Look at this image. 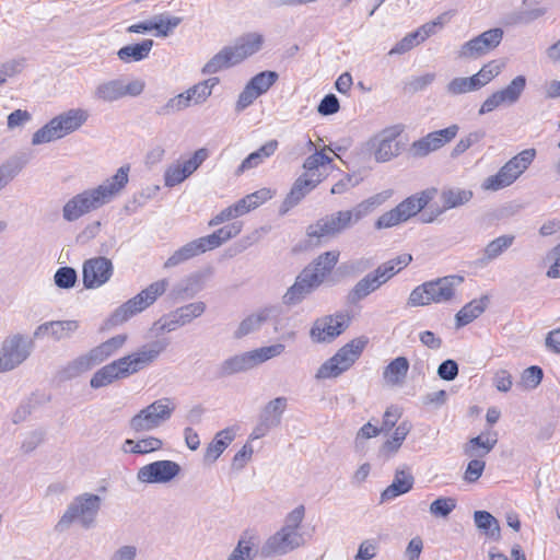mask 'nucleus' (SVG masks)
Wrapping results in <instances>:
<instances>
[{
  "label": "nucleus",
  "mask_w": 560,
  "mask_h": 560,
  "mask_svg": "<svg viewBox=\"0 0 560 560\" xmlns=\"http://www.w3.org/2000/svg\"><path fill=\"white\" fill-rule=\"evenodd\" d=\"M88 109L77 107L65 110L51 118L32 137V144L39 145L61 139L79 130L89 119Z\"/></svg>",
  "instance_id": "f257e3e1"
},
{
  "label": "nucleus",
  "mask_w": 560,
  "mask_h": 560,
  "mask_svg": "<svg viewBox=\"0 0 560 560\" xmlns=\"http://www.w3.org/2000/svg\"><path fill=\"white\" fill-rule=\"evenodd\" d=\"M129 165L120 166L116 173L96 187L77 194L79 202L86 213L93 212L112 202L124 190L129 180Z\"/></svg>",
  "instance_id": "f03ea898"
},
{
  "label": "nucleus",
  "mask_w": 560,
  "mask_h": 560,
  "mask_svg": "<svg viewBox=\"0 0 560 560\" xmlns=\"http://www.w3.org/2000/svg\"><path fill=\"white\" fill-rule=\"evenodd\" d=\"M127 335H116L68 362L60 370V377L71 380L92 370L117 352L127 341Z\"/></svg>",
  "instance_id": "7ed1b4c3"
},
{
  "label": "nucleus",
  "mask_w": 560,
  "mask_h": 560,
  "mask_svg": "<svg viewBox=\"0 0 560 560\" xmlns=\"http://www.w3.org/2000/svg\"><path fill=\"white\" fill-rule=\"evenodd\" d=\"M438 189L432 187L407 197L395 208L380 215L374 223L375 229H390L400 223L407 222L409 219L421 212L430 201L434 199Z\"/></svg>",
  "instance_id": "20e7f679"
},
{
  "label": "nucleus",
  "mask_w": 560,
  "mask_h": 560,
  "mask_svg": "<svg viewBox=\"0 0 560 560\" xmlns=\"http://www.w3.org/2000/svg\"><path fill=\"white\" fill-rule=\"evenodd\" d=\"M462 276H446L427 281L416 287L408 298V305L424 306L431 303H446L455 295V289L462 284Z\"/></svg>",
  "instance_id": "39448f33"
},
{
  "label": "nucleus",
  "mask_w": 560,
  "mask_h": 560,
  "mask_svg": "<svg viewBox=\"0 0 560 560\" xmlns=\"http://www.w3.org/2000/svg\"><path fill=\"white\" fill-rule=\"evenodd\" d=\"M102 499L97 494L83 493L75 497L56 524V530L63 532L78 522L83 528H91L101 509Z\"/></svg>",
  "instance_id": "423d86ee"
},
{
  "label": "nucleus",
  "mask_w": 560,
  "mask_h": 560,
  "mask_svg": "<svg viewBox=\"0 0 560 560\" xmlns=\"http://www.w3.org/2000/svg\"><path fill=\"white\" fill-rule=\"evenodd\" d=\"M175 409L176 404L172 398L156 399L132 416L128 421V427L135 433L153 431L167 422Z\"/></svg>",
  "instance_id": "0eeeda50"
},
{
  "label": "nucleus",
  "mask_w": 560,
  "mask_h": 560,
  "mask_svg": "<svg viewBox=\"0 0 560 560\" xmlns=\"http://www.w3.org/2000/svg\"><path fill=\"white\" fill-rule=\"evenodd\" d=\"M368 342L369 339L366 337L352 339L318 368L315 377L318 380L338 377L348 371L361 357Z\"/></svg>",
  "instance_id": "6e6552de"
},
{
  "label": "nucleus",
  "mask_w": 560,
  "mask_h": 560,
  "mask_svg": "<svg viewBox=\"0 0 560 560\" xmlns=\"http://www.w3.org/2000/svg\"><path fill=\"white\" fill-rule=\"evenodd\" d=\"M262 47V37H253L234 46H226L215 54L202 68V73L213 74L242 62Z\"/></svg>",
  "instance_id": "1a4fd4ad"
},
{
  "label": "nucleus",
  "mask_w": 560,
  "mask_h": 560,
  "mask_svg": "<svg viewBox=\"0 0 560 560\" xmlns=\"http://www.w3.org/2000/svg\"><path fill=\"white\" fill-rule=\"evenodd\" d=\"M167 287L168 281L166 279H162L151 283L136 296L128 300L126 303L116 308L109 318L110 324L114 326L120 325L127 322L136 314L144 311L166 291Z\"/></svg>",
  "instance_id": "9d476101"
},
{
  "label": "nucleus",
  "mask_w": 560,
  "mask_h": 560,
  "mask_svg": "<svg viewBox=\"0 0 560 560\" xmlns=\"http://www.w3.org/2000/svg\"><path fill=\"white\" fill-rule=\"evenodd\" d=\"M497 443V434L488 433L471 438L464 445V454L471 458L467 464L466 470L464 472L465 481L472 483L482 476L486 467V463L482 460V457L488 455Z\"/></svg>",
  "instance_id": "9b49d317"
},
{
  "label": "nucleus",
  "mask_w": 560,
  "mask_h": 560,
  "mask_svg": "<svg viewBox=\"0 0 560 560\" xmlns=\"http://www.w3.org/2000/svg\"><path fill=\"white\" fill-rule=\"evenodd\" d=\"M34 349V341L26 335L7 336L0 347V372H9L24 363Z\"/></svg>",
  "instance_id": "f8f14e48"
},
{
  "label": "nucleus",
  "mask_w": 560,
  "mask_h": 560,
  "mask_svg": "<svg viewBox=\"0 0 560 560\" xmlns=\"http://www.w3.org/2000/svg\"><path fill=\"white\" fill-rule=\"evenodd\" d=\"M402 131V125L389 126L377 132L368 141V149L371 151L376 162L385 163L392 161L401 153L404 144L398 138Z\"/></svg>",
  "instance_id": "ddd939ff"
},
{
  "label": "nucleus",
  "mask_w": 560,
  "mask_h": 560,
  "mask_svg": "<svg viewBox=\"0 0 560 560\" xmlns=\"http://www.w3.org/2000/svg\"><path fill=\"white\" fill-rule=\"evenodd\" d=\"M145 88L141 79H114L100 83L94 91V98L97 101L112 103L125 96H139Z\"/></svg>",
  "instance_id": "4468645a"
},
{
  "label": "nucleus",
  "mask_w": 560,
  "mask_h": 560,
  "mask_svg": "<svg viewBox=\"0 0 560 560\" xmlns=\"http://www.w3.org/2000/svg\"><path fill=\"white\" fill-rule=\"evenodd\" d=\"M303 545L304 537L302 533L281 527L266 539L258 552L261 558L269 559L288 555Z\"/></svg>",
  "instance_id": "2eb2a0df"
},
{
  "label": "nucleus",
  "mask_w": 560,
  "mask_h": 560,
  "mask_svg": "<svg viewBox=\"0 0 560 560\" xmlns=\"http://www.w3.org/2000/svg\"><path fill=\"white\" fill-rule=\"evenodd\" d=\"M168 345L170 341L166 338L156 339L141 346L137 351L122 357L121 359L129 375L131 376L151 365L167 349Z\"/></svg>",
  "instance_id": "dca6fc26"
},
{
  "label": "nucleus",
  "mask_w": 560,
  "mask_h": 560,
  "mask_svg": "<svg viewBox=\"0 0 560 560\" xmlns=\"http://www.w3.org/2000/svg\"><path fill=\"white\" fill-rule=\"evenodd\" d=\"M279 74L276 71H261L254 75L240 93L235 109L243 112L250 106L256 98L267 93L269 89L277 82Z\"/></svg>",
  "instance_id": "f3484780"
},
{
  "label": "nucleus",
  "mask_w": 560,
  "mask_h": 560,
  "mask_svg": "<svg viewBox=\"0 0 560 560\" xmlns=\"http://www.w3.org/2000/svg\"><path fill=\"white\" fill-rule=\"evenodd\" d=\"M350 324V316L336 313L318 318L314 322L310 336L314 342H330L341 335Z\"/></svg>",
  "instance_id": "a211bd4d"
},
{
  "label": "nucleus",
  "mask_w": 560,
  "mask_h": 560,
  "mask_svg": "<svg viewBox=\"0 0 560 560\" xmlns=\"http://www.w3.org/2000/svg\"><path fill=\"white\" fill-rule=\"evenodd\" d=\"M114 272L110 259L98 256L84 261L82 281L86 289H97L109 281Z\"/></svg>",
  "instance_id": "6ab92c4d"
},
{
  "label": "nucleus",
  "mask_w": 560,
  "mask_h": 560,
  "mask_svg": "<svg viewBox=\"0 0 560 560\" xmlns=\"http://www.w3.org/2000/svg\"><path fill=\"white\" fill-rule=\"evenodd\" d=\"M459 127L451 125L447 128L436 130L415 141L410 147L413 158H424L451 142L457 135Z\"/></svg>",
  "instance_id": "aec40b11"
},
{
  "label": "nucleus",
  "mask_w": 560,
  "mask_h": 560,
  "mask_svg": "<svg viewBox=\"0 0 560 560\" xmlns=\"http://www.w3.org/2000/svg\"><path fill=\"white\" fill-rule=\"evenodd\" d=\"M525 86L526 78L524 75L515 77L506 88L494 92L482 103L479 114L490 113L501 105L515 104L520 100Z\"/></svg>",
  "instance_id": "412c9836"
},
{
  "label": "nucleus",
  "mask_w": 560,
  "mask_h": 560,
  "mask_svg": "<svg viewBox=\"0 0 560 560\" xmlns=\"http://www.w3.org/2000/svg\"><path fill=\"white\" fill-rule=\"evenodd\" d=\"M179 472V464L164 459L142 466L137 472V478L140 482L144 483H167L177 477Z\"/></svg>",
  "instance_id": "4be33fe9"
},
{
  "label": "nucleus",
  "mask_w": 560,
  "mask_h": 560,
  "mask_svg": "<svg viewBox=\"0 0 560 560\" xmlns=\"http://www.w3.org/2000/svg\"><path fill=\"white\" fill-rule=\"evenodd\" d=\"M350 214L346 210L337 211L330 215L319 219L315 224L310 225L307 234L311 237L336 236L350 229Z\"/></svg>",
  "instance_id": "5701e85b"
},
{
  "label": "nucleus",
  "mask_w": 560,
  "mask_h": 560,
  "mask_svg": "<svg viewBox=\"0 0 560 560\" xmlns=\"http://www.w3.org/2000/svg\"><path fill=\"white\" fill-rule=\"evenodd\" d=\"M80 322L77 319L50 320L40 324L34 331V338L48 336L58 342L72 338L80 329Z\"/></svg>",
  "instance_id": "b1692460"
},
{
  "label": "nucleus",
  "mask_w": 560,
  "mask_h": 560,
  "mask_svg": "<svg viewBox=\"0 0 560 560\" xmlns=\"http://www.w3.org/2000/svg\"><path fill=\"white\" fill-rule=\"evenodd\" d=\"M281 315L279 305H268L245 317L234 332L235 338H243L257 331L266 322L277 319Z\"/></svg>",
  "instance_id": "393cba45"
},
{
  "label": "nucleus",
  "mask_w": 560,
  "mask_h": 560,
  "mask_svg": "<svg viewBox=\"0 0 560 560\" xmlns=\"http://www.w3.org/2000/svg\"><path fill=\"white\" fill-rule=\"evenodd\" d=\"M474 194L470 189L459 188V187H447L441 191V201L443 207L441 209H436L434 215L427 217V213L422 214V222L431 223L438 215L442 214L444 211L462 207L468 203Z\"/></svg>",
  "instance_id": "a878e982"
},
{
  "label": "nucleus",
  "mask_w": 560,
  "mask_h": 560,
  "mask_svg": "<svg viewBox=\"0 0 560 560\" xmlns=\"http://www.w3.org/2000/svg\"><path fill=\"white\" fill-rule=\"evenodd\" d=\"M319 287L304 270L295 278L294 283L282 296V303L287 306L300 304L307 295Z\"/></svg>",
  "instance_id": "bb28decb"
},
{
  "label": "nucleus",
  "mask_w": 560,
  "mask_h": 560,
  "mask_svg": "<svg viewBox=\"0 0 560 560\" xmlns=\"http://www.w3.org/2000/svg\"><path fill=\"white\" fill-rule=\"evenodd\" d=\"M322 176L310 177L308 174L300 175L293 183L290 192L285 197L281 212L284 213L289 209L296 206L307 194H310L319 183H322Z\"/></svg>",
  "instance_id": "cd10ccee"
},
{
  "label": "nucleus",
  "mask_w": 560,
  "mask_h": 560,
  "mask_svg": "<svg viewBox=\"0 0 560 560\" xmlns=\"http://www.w3.org/2000/svg\"><path fill=\"white\" fill-rule=\"evenodd\" d=\"M129 376L125 362L119 358L97 370L91 377L90 385L92 388H101Z\"/></svg>",
  "instance_id": "c85d7f7f"
},
{
  "label": "nucleus",
  "mask_w": 560,
  "mask_h": 560,
  "mask_svg": "<svg viewBox=\"0 0 560 560\" xmlns=\"http://www.w3.org/2000/svg\"><path fill=\"white\" fill-rule=\"evenodd\" d=\"M339 255L337 250L325 252L303 270L320 285L338 262Z\"/></svg>",
  "instance_id": "c756f323"
},
{
  "label": "nucleus",
  "mask_w": 560,
  "mask_h": 560,
  "mask_svg": "<svg viewBox=\"0 0 560 560\" xmlns=\"http://www.w3.org/2000/svg\"><path fill=\"white\" fill-rule=\"evenodd\" d=\"M393 194L394 191L392 189L383 190L359 202L352 209L346 210L347 214H350L351 225L358 223L375 209L384 205Z\"/></svg>",
  "instance_id": "7c9ffc66"
},
{
  "label": "nucleus",
  "mask_w": 560,
  "mask_h": 560,
  "mask_svg": "<svg viewBox=\"0 0 560 560\" xmlns=\"http://www.w3.org/2000/svg\"><path fill=\"white\" fill-rule=\"evenodd\" d=\"M415 483L413 476L409 472V470L404 468H398L395 472L393 482L382 491L381 493V503L394 500L395 498L409 492Z\"/></svg>",
  "instance_id": "2f4dec72"
},
{
  "label": "nucleus",
  "mask_w": 560,
  "mask_h": 560,
  "mask_svg": "<svg viewBox=\"0 0 560 560\" xmlns=\"http://www.w3.org/2000/svg\"><path fill=\"white\" fill-rule=\"evenodd\" d=\"M180 20L178 18H171L161 14L154 16L149 21L131 25L129 26L128 31L131 33L156 31L159 35H166L167 32L172 31L175 26H177Z\"/></svg>",
  "instance_id": "473e14b6"
},
{
  "label": "nucleus",
  "mask_w": 560,
  "mask_h": 560,
  "mask_svg": "<svg viewBox=\"0 0 560 560\" xmlns=\"http://www.w3.org/2000/svg\"><path fill=\"white\" fill-rule=\"evenodd\" d=\"M256 368L252 351L235 354L224 360L219 368L221 376H230L233 374L249 371Z\"/></svg>",
  "instance_id": "72a5a7b5"
},
{
  "label": "nucleus",
  "mask_w": 560,
  "mask_h": 560,
  "mask_svg": "<svg viewBox=\"0 0 560 560\" xmlns=\"http://www.w3.org/2000/svg\"><path fill=\"white\" fill-rule=\"evenodd\" d=\"M501 37H472L463 45L459 56L464 58H479L500 44Z\"/></svg>",
  "instance_id": "f704fd0d"
},
{
  "label": "nucleus",
  "mask_w": 560,
  "mask_h": 560,
  "mask_svg": "<svg viewBox=\"0 0 560 560\" xmlns=\"http://www.w3.org/2000/svg\"><path fill=\"white\" fill-rule=\"evenodd\" d=\"M163 447V441L156 436H145L140 440L127 439L121 444V451L125 454L147 455L160 451Z\"/></svg>",
  "instance_id": "c9c22d12"
},
{
  "label": "nucleus",
  "mask_w": 560,
  "mask_h": 560,
  "mask_svg": "<svg viewBox=\"0 0 560 560\" xmlns=\"http://www.w3.org/2000/svg\"><path fill=\"white\" fill-rule=\"evenodd\" d=\"M384 283L381 281L375 271L368 273L363 277L357 284L352 288V290L348 294L349 303H357L369 294L375 292L378 288H381Z\"/></svg>",
  "instance_id": "e433bc0d"
},
{
  "label": "nucleus",
  "mask_w": 560,
  "mask_h": 560,
  "mask_svg": "<svg viewBox=\"0 0 560 560\" xmlns=\"http://www.w3.org/2000/svg\"><path fill=\"white\" fill-rule=\"evenodd\" d=\"M489 302L488 296L476 299L464 305L456 314V327H464L478 318L486 310Z\"/></svg>",
  "instance_id": "4c0bfd02"
},
{
  "label": "nucleus",
  "mask_w": 560,
  "mask_h": 560,
  "mask_svg": "<svg viewBox=\"0 0 560 560\" xmlns=\"http://www.w3.org/2000/svg\"><path fill=\"white\" fill-rule=\"evenodd\" d=\"M514 235H501L487 244L482 256L478 259L480 266H487L490 261L500 257L514 243Z\"/></svg>",
  "instance_id": "58836bf2"
},
{
  "label": "nucleus",
  "mask_w": 560,
  "mask_h": 560,
  "mask_svg": "<svg viewBox=\"0 0 560 560\" xmlns=\"http://www.w3.org/2000/svg\"><path fill=\"white\" fill-rule=\"evenodd\" d=\"M409 370V361L405 357L394 359L383 371V378L387 385H401Z\"/></svg>",
  "instance_id": "ea45409f"
},
{
  "label": "nucleus",
  "mask_w": 560,
  "mask_h": 560,
  "mask_svg": "<svg viewBox=\"0 0 560 560\" xmlns=\"http://www.w3.org/2000/svg\"><path fill=\"white\" fill-rule=\"evenodd\" d=\"M201 289V277L190 275L172 288L170 296L174 300H185L195 296Z\"/></svg>",
  "instance_id": "a19ab883"
},
{
  "label": "nucleus",
  "mask_w": 560,
  "mask_h": 560,
  "mask_svg": "<svg viewBox=\"0 0 560 560\" xmlns=\"http://www.w3.org/2000/svg\"><path fill=\"white\" fill-rule=\"evenodd\" d=\"M234 438V428H226L219 431L212 442L207 446L205 458L211 462L217 460L224 450L232 443Z\"/></svg>",
  "instance_id": "79ce46f5"
},
{
  "label": "nucleus",
  "mask_w": 560,
  "mask_h": 560,
  "mask_svg": "<svg viewBox=\"0 0 560 560\" xmlns=\"http://www.w3.org/2000/svg\"><path fill=\"white\" fill-rule=\"evenodd\" d=\"M219 83V78H209L186 90L184 95L188 105H200L211 95L213 88Z\"/></svg>",
  "instance_id": "37998d69"
},
{
  "label": "nucleus",
  "mask_w": 560,
  "mask_h": 560,
  "mask_svg": "<svg viewBox=\"0 0 560 560\" xmlns=\"http://www.w3.org/2000/svg\"><path fill=\"white\" fill-rule=\"evenodd\" d=\"M153 40L144 39L141 43L127 45L117 52L119 59L125 62L139 61L145 58L152 49Z\"/></svg>",
  "instance_id": "c03bdc74"
},
{
  "label": "nucleus",
  "mask_w": 560,
  "mask_h": 560,
  "mask_svg": "<svg viewBox=\"0 0 560 560\" xmlns=\"http://www.w3.org/2000/svg\"><path fill=\"white\" fill-rule=\"evenodd\" d=\"M287 398L277 397L270 400L262 409L260 419L277 428L281 423L282 415L287 408Z\"/></svg>",
  "instance_id": "a18cd8bd"
},
{
  "label": "nucleus",
  "mask_w": 560,
  "mask_h": 560,
  "mask_svg": "<svg viewBox=\"0 0 560 560\" xmlns=\"http://www.w3.org/2000/svg\"><path fill=\"white\" fill-rule=\"evenodd\" d=\"M476 526L483 532L490 539L498 540L500 538V525L498 520L487 511H476L474 513Z\"/></svg>",
  "instance_id": "49530a36"
},
{
  "label": "nucleus",
  "mask_w": 560,
  "mask_h": 560,
  "mask_svg": "<svg viewBox=\"0 0 560 560\" xmlns=\"http://www.w3.org/2000/svg\"><path fill=\"white\" fill-rule=\"evenodd\" d=\"M516 179L515 175L509 170L506 164H504L497 174L487 177L482 182L481 188L485 190L498 191L512 185Z\"/></svg>",
  "instance_id": "de8ad7c7"
},
{
  "label": "nucleus",
  "mask_w": 560,
  "mask_h": 560,
  "mask_svg": "<svg viewBox=\"0 0 560 560\" xmlns=\"http://www.w3.org/2000/svg\"><path fill=\"white\" fill-rule=\"evenodd\" d=\"M535 156V149H526L513 156L505 164L515 177L518 178L533 163Z\"/></svg>",
  "instance_id": "09e8293b"
},
{
  "label": "nucleus",
  "mask_w": 560,
  "mask_h": 560,
  "mask_svg": "<svg viewBox=\"0 0 560 560\" xmlns=\"http://www.w3.org/2000/svg\"><path fill=\"white\" fill-rule=\"evenodd\" d=\"M478 79H475L474 75L464 78L458 77L454 78L450 83L446 85V92L451 95H460L464 93L472 92L479 90Z\"/></svg>",
  "instance_id": "8fccbe9b"
},
{
  "label": "nucleus",
  "mask_w": 560,
  "mask_h": 560,
  "mask_svg": "<svg viewBox=\"0 0 560 560\" xmlns=\"http://www.w3.org/2000/svg\"><path fill=\"white\" fill-rule=\"evenodd\" d=\"M285 350V346L283 343H273L266 347H260L252 351L253 358L255 360L256 366L281 355Z\"/></svg>",
  "instance_id": "3c124183"
},
{
  "label": "nucleus",
  "mask_w": 560,
  "mask_h": 560,
  "mask_svg": "<svg viewBox=\"0 0 560 560\" xmlns=\"http://www.w3.org/2000/svg\"><path fill=\"white\" fill-rule=\"evenodd\" d=\"M183 326L200 317L206 311V304L201 301L189 303L175 310Z\"/></svg>",
  "instance_id": "603ef678"
},
{
  "label": "nucleus",
  "mask_w": 560,
  "mask_h": 560,
  "mask_svg": "<svg viewBox=\"0 0 560 560\" xmlns=\"http://www.w3.org/2000/svg\"><path fill=\"white\" fill-rule=\"evenodd\" d=\"M331 161L332 159L326 155L323 151H316L304 161L303 168L305 172L303 174H308L310 177L320 176L318 167L329 164Z\"/></svg>",
  "instance_id": "864d4df0"
},
{
  "label": "nucleus",
  "mask_w": 560,
  "mask_h": 560,
  "mask_svg": "<svg viewBox=\"0 0 560 560\" xmlns=\"http://www.w3.org/2000/svg\"><path fill=\"white\" fill-rule=\"evenodd\" d=\"M189 107L184 93L171 97L164 105L156 109L159 116H170Z\"/></svg>",
  "instance_id": "5fc2aeb1"
},
{
  "label": "nucleus",
  "mask_w": 560,
  "mask_h": 560,
  "mask_svg": "<svg viewBox=\"0 0 560 560\" xmlns=\"http://www.w3.org/2000/svg\"><path fill=\"white\" fill-rule=\"evenodd\" d=\"M186 178H188V175L183 168L180 161L172 163L164 172V185L166 187H174L183 183Z\"/></svg>",
  "instance_id": "6e6d98bb"
},
{
  "label": "nucleus",
  "mask_w": 560,
  "mask_h": 560,
  "mask_svg": "<svg viewBox=\"0 0 560 560\" xmlns=\"http://www.w3.org/2000/svg\"><path fill=\"white\" fill-rule=\"evenodd\" d=\"M62 219L66 222H74L84 217L86 211L83 209L82 205L79 202L77 196L71 197L62 207Z\"/></svg>",
  "instance_id": "4d7b16f0"
},
{
  "label": "nucleus",
  "mask_w": 560,
  "mask_h": 560,
  "mask_svg": "<svg viewBox=\"0 0 560 560\" xmlns=\"http://www.w3.org/2000/svg\"><path fill=\"white\" fill-rule=\"evenodd\" d=\"M503 68V63H500L498 61H490L489 63L485 65L479 72L474 74L475 79H478L477 83L479 89L488 84L492 79H494L497 75L500 74L501 70Z\"/></svg>",
  "instance_id": "13d9d810"
},
{
  "label": "nucleus",
  "mask_w": 560,
  "mask_h": 560,
  "mask_svg": "<svg viewBox=\"0 0 560 560\" xmlns=\"http://www.w3.org/2000/svg\"><path fill=\"white\" fill-rule=\"evenodd\" d=\"M78 280L77 271L72 267H60L54 276L55 284L60 289H71Z\"/></svg>",
  "instance_id": "bf43d9fd"
},
{
  "label": "nucleus",
  "mask_w": 560,
  "mask_h": 560,
  "mask_svg": "<svg viewBox=\"0 0 560 560\" xmlns=\"http://www.w3.org/2000/svg\"><path fill=\"white\" fill-rule=\"evenodd\" d=\"M456 508V500L454 498H439L434 500L429 508L432 515L436 517H446Z\"/></svg>",
  "instance_id": "052dcab7"
},
{
  "label": "nucleus",
  "mask_w": 560,
  "mask_h": 560,
  "mask_svg": "<svg viewBox=\"0 0 560 560\" xmlns=\"http://www.w3.org/2000/svg\"><path fill=\"white\" fill-rule=\"evenodd\" d=\"M23 165L16 160H11L0 166V190L21 172Z\"/></svg>",
  "instance_id": "680f3d73"
},
{
  "label": "nucleus",
  "mask_w": 560,
  "mask_h": 560,
  "mask_svg": "<svg viewBox=\"0 0 560 560\" xmlns=\"http://www.w3.org/2000/svg\"><path fill=\"white\" fill-rule=\"evenodd\" d=\"M486 136L483 130H476L469 132L466 137L462 138L453 149L452 155L457 156L467 151L471 145L481 141Z\"/></svg>",
  "instance_id": "e2e57ef3"
},
{
  "label": "nucleus",
  "mask_w": 560,
  "mask_h": 560,
  "mask_svg": "<svg viewBox=\"0 0 560 560\" xmlns=\"http://www.w3.org/2000/svg\"><path fill=\"white\" fill-rule=\"evenodd\" d=\"M435 79L434 73H425L422 75L413 77L405 82L404 90L406 93H417L429 86Z\"/></svg>",
  "instance_id": "0e129e2a"
},
{
  "label": "nucleus",
  "mask_w": 560,
  "mask_h": 560,
  "mask_svg": "<svg viewBox=\"0 0 560 560\" xmlns=\"http://www.w3.org/2000/svg\"><path fill=\"white\" fill-rule=\"evenodd\" d=\"M208 156L209 150L206 148H200L194 152L191 158L180 162L188 177L199 168V166L208 159Z\"/></svg>",
  "instance_id": "69168bd1"
},
{
  "label": "nucleus",
  "mask_w": 560,
  "mask_h": 560,
  "mask_svg": "<svg viewBox=\"0 0 560 560\" xmlns=\"http://www.w3.org/2000/svg\"><path fill=\"white\" fill-rule=\"evenodd\" d=\"M542 376V370L539 366L533 365L524 370L521 382L526 389H534L540 384Z\"/></svg>",
  "instance_id": "338daca9"
},
{
  "label": "nucleus",
  "mask_w": 560,
  "mask_h": 560,
  "mask_svg": "<svg viewBox=\"0 0 560 560\" xmlns=\"http://www.w3.org/2000/svg\"><path fill=\"white\" fill-rule=\"evenodd\" d=\"M305 516V506L303 504L298 505L293 509L284 520L283 528L289 530L301 533L300 527Z\"/></svg>",
  "instance_id": "774afa93"
}]
</instances>
